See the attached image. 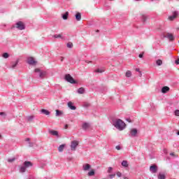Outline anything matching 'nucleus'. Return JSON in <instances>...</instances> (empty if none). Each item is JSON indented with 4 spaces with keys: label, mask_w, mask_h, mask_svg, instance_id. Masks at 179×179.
<instances>
[{
    "label": "nucleus",
    "mask_w": 179,
    "mask_h": 179,
    "mask_svg": "<svg viewBox=\"0 0 179 179\" xmlns=\"http://www.w3.org/2000/svg\"><path fill=\"white\" fill-rule=\"evenodd\" d=\"M114 126L115 127V128H117V129H119V131H122V129L125 128L126 124L124 122H122V120L119 119L115 122Z\"/></svg>",
    "instance_id": "1"
},
{
    "label": "nucleus",
    "mask_w": 179,
    "mask_h": 179,
    "mask_svg": "<svg viewBox=\"0 0 179 179\" xmlns=\"http://www.w3.org/2000/svg\"><path fill=\"white\" fill-rule=\"evenodd\" d=\"M15 27L18 29V30H24V29L26 28V27L24 26V24L21 21L17 22L15 24Z\"/></svg>",
    "instance_id": "2"
},
{
    "label": "nucleus",
    "mask_w": 179,
    "mask_h": 179,
    "mask_svg": "<svg viewBox=\"0 0 179 179\" xmlns=\"http://www.w3.org/2000/svg\"><path fill=\"white\" fill-rule=\"evenodd\" d=\"M65 79L69 83H76V81H75L73 78L72 76H71L70 74H66L65 76Z\"/></svg>",
    "instance_id": "3"
},
{
    "label": "nucleus",
    "mask_w": 179,
    "mask_h": 179,
    "mask_svg": "<svg viewBox=\"0 0 179 179\" xmlns=\"http://www.w3.org/2000/svg\"><path fill=\"white\" fill-rule=\"evenodd\" d=\"M78 145H79V142L78 141H73L71 142V150H76V147L78 146Z\"/></svg>",
    "instance_id": "4"
},
{
    "label": "nucleus",
    "mask_w": 179,
    "mask_h": 179,
    "mask_svg": "<svg viewBox=\"0 0 179 179\" xmlns=\"http://www.w3.org/2000/svg\"><path fill=\"white\" fill-rule=\"evenodd\" d=\"M166 38H168L169 41H174V35L173 34L167 33L165 35Z\"/></svg>",
    "instance_id": "5"
},
{
    "label": "nucleus",
    "mask_w": 179,
    "mask_h": 179,
    "mask_svg": "<svg viewBox=\"0 0 179 179\" xmlns=\"http://www.w3.org/2000/svg\"><path fill=\"white\" fill-rule=\"evenodd\" d=\"M27 63L29 65H36V64H37V62H36V60H34V57H29L28 60H27Z\"/></svg>",
    "instance_id": "6"
},
{
    "label": "nucleus",
    "mask_w": 179,
    "mask_h": 179,
    "mask_svg": "<svg viewBox=\"0 0 179 179\" xmlns=\"http://www.w3.org/2000/svg\"><path fill=\"white\" fill-rule=\"evenodd\" d=\"M178 16V12L174 11L173 13V15L169 17V20H173V19H176Z\"/></svg>",
    "instance_id": "7"
},
{
    "label": "nucleus",
    "mask_w": 179,
    "mask_h": 179,
    "mask_svg": "<svg viewBox=\"0 0 179 179\" xmlns=\"http://www.w3.org/2000/svg\"><path fill=\"white\" fill-rule=\"evenodd\" d=\"M150 171H152V173H157V166H156V165H152V166L150 167Z\"/></svg>",
    "instance_id": "8"
},
{
    "label": "nucleus",
    "mask_w": 179,
    "mask_h": 179,
    "mask_svg": "<svg viewBox=\"0 0 179 179\" xmlns=\"http://www.w3.org/2000/svg\"><path fill=\"white\" fill-rule=\"evenodd\" d=\"M67 106L71 110H76V107L73 106V103H72L71 101L68 102Z\"/></svg>",
    "instance_id": "9"
},
{
    "label": "nucleus",
    "mask_w": 179,
    "mask_h": 179,
    "mask_svg": "<svg viewBox=\"0 0 179 179\" xmlns=\"http://www.w3.org/2000/svg\"><path fill=\"white\" fill-rule=\"evenodd\" d=\"M130 134L131 136H136V134H138V130L136 129H132L130 131Z\"/></svg>",
    "instance_id": "10"
},
{
    "label": "nucleus",
    "mask_w": 179,
    "mask_h": 179,
    "mask_svg": "<svg viewBox=\"0 0 179 179\" xmlns=\"http://www.w3.org/2000/svg\"><path fill=\"white\" fill-rule=\"evenodd\" d=\"M24 166H25L26 169H29V167H31V166H33V164H31V162L29 161H26L24 163Z\"/></svg>",
    "instance_id": "11"
},
{
    "label": "nucleus",
    "mask_w": 179,
    "mask_h": 179,
    "mask_svg": "<svg viewBox=\"0 0 179 179\" xmlns=\"http://www.w3.org/2000/svg\"><path fill=\"white\" fill-rule=\"evenodd\" d=\"M53 38H60L61 40H64V36H62V34H55L52 36Z\"/></svg>",
    "instance_id": "12"
},
{
    "label": "nucleus",
    "mask_w": 179,
    "mask_h": 179,
    "mask_svg": "<svg viewBox=\"0 0 179 179\" xmlns=\"http://www.w3.org/2000/svg\"><path fill=\"white\" fill-rule=\"evenodd\" d=\"M169 91H170V87L167 86L163 87L162 89V92L164 94H166L167 93V92H169Z\"/></svg>",
    "instance_id": "13"
},
{
    "label": "nucleus",
    "mask_w": 179,
    "mask_h": 179,
    "mask_svg": "<svg viewBox=\"0 0 179 179\" xmlns=\"http://www.w3.org/2000/svg\"><path fill=\"white\" fill-rule=\"evenodd\" d=\"M49 134H50V135H53V136H58V131L55 130H50Z\"/></svg>",
    "instance_id": "14"
},
{
    "label": "nucleus",
    "mask_w": 179,
    "mask_h": 179,
    "mask_svg": "<svg viewBox=\"0 0 179 179\" xmlns=\"http://www.w3.org/2000/svg\"><path fill=\"white\" fill-rule=\"evenodd\" d=\"M76 19L78 22H80V20L82 19V15L80 14V13H77L76 14Z\"/></svg>",
    "instance_id": "15"
},
{
    "label": "nucleus",
    "mask_w": 179,
    "mask_h": 179,
    "mask_svg": "<svg viewBox=\"0 0 179 179\" xmlns=\"http://www.w3.org/2000/svg\"><path fill=\"white\" fill-rule=\"evenodd\" d=\"M89 128H90V124H89V123H83V129H89Z\"/></svg>",
    "instance_id": "16"
},
{
    "label": "nucleus",
    "mask_w": 179,
    "mask_h": 179,
    "mask_svg": "<svg viewBox=\"0 0 179 179\" xmlns=\"http://www.w3.org/2000/svg\"><path fill=\"white\" fill-rule=\"evenodd\" d=\"M41 113H42V114H45V115H50V111L45 109H42Z\"/></svg>",
    "instance_id": "17"
},
{
    "label": "nucleus",
    "mask_w": 179,
    "mask_h": 179,
    "mask_svg": "<svg viewBox=\"0 0 179 179\" xmlns=\"http://www.w3.org/2000/svg\"><path fill=\"white\" fill-rule=\"evenodd\" d=\"M68 16H69V13L67 11L62 15V18L64 19V20H66V19H68Z\"/></svg>",
    "instance_id": "18"
},
{
    "label": "nucleus",
    "mask_w": 179,
    "mask_h": 179,
    "mask_svg": "<svg viewBox=\"0 0 179 179\" xmlns=\"http://www.w3.org/2000/svg\"><path fill=\"white\" fill-rule=\"evenodd\" d=\"M141 19H142V22H143V23H145V22H146V20H148V15H145V14L142 15Z\"/></svg>",
    "instance_id": "19"
},
{
    "label": "nucleus",
    "mask_w": 179,
    "mask_h": 179,
    "mask_svg": "<svg viewBox=\"0 0 179 179\" xmlns=\"http://www.w3.org/2000/svg\"><path fill=\"white\" fill-rule=\"evenodd\" d=\"M78 93L79 94H83L85 93V88L80 87L78 90Z\"/></svg>",
    "instance_id": "20"
},
{
    "label": "nucleus",
    "mask_w": 179,
    "mask_h": 179,
    "mask_svg": "<svg viewBox=\"0 0 179 179\" xmlns=\"http://www.w3.org/2000/svg\"><path fill=\"white\" fill-rule=\"evenodd\" d=\"M62 114H64L63 111L56 110V117H59V116L62 115Z\"/></svg>",
    "instance_id": "21"
},
{
    "label": "nucleus",
    "mask_w": 179,
    "mask_h": 179,
    "mask_svg": "<svg viewBox=\"0 0 179 179\" xmlns=\"http://www.w3.org/2000/svg\"><path fill=\"white\" fill-rule=\"evenodd\" d=\"M65 148V144L60 145L58 148L59 152H63L64 149Z\"/></svg>",
    "instance_id": "22"
},
{
    "label": "nucleus",
    "mask_w": 179,
    "mask_h": 179,
    "mask_svg": "<svg viewBox=\"0 0 179 179\" xmlns=\"http://www.w3.org/2000/svg\"><path fill=\"white\" fill-rule=\"evenodd\" d=\"M89 169H90V164H86L84 166H83V170L85 171H87V170H89Z\"/></svg>",
    "instance_id": "23"
},
{
    "label": "nucleus",
    "mask_w": 179,
    "mask_h": 179,
    "mask_svg": "<svg viewBox=\"0 0 179 179\" xmlns=\"http://www.w3.org/2000/svg\"><path fill=\"white\" fill-rule=\"evenodd\" d=\"M158 178L159 179H166V176H164V174H163V173H159L158 176Z\"/></svg>",
    "instance_id": "24"
},
{
    "label": "nucleus",
    "mask_w": 179,
    "mask_h": 179,
    "mask_svg": "<svg viewBox=\"0 0 179 179\" xmlns=\"http://www.w3.org/2000/svg\"><path fill=\"white\" fill-rule=\"evenodd\" d=\"M96 73H103L104 72V70L101 69H97L96 70L94 71Z\"/></svg>",
    "instance_id": "25"
},
{
    "label": "nucleus",
    "mask_w": 179,
    "mask_h": 179,
    "mask_svg": "<svg viewBox=\"0 0 179 179\" xmlns=\"http://www.w3.org/2000/svg\"><path fill=\"white\" fill-rule=\"evenodd\" d=\"M126 76H127V78H131V76H132V73H131V71H127V72H126Z\"/></svg>",
    "instance_id": "26"
},
{
    "label": "nucleus",
    "mask_w": 179,
    "mask_h": 179,
    "mask_svg": "<svg viewBox=\"0 0 179 179\" xmlns=\"http://www.w3.org/2000/svg\"><path fill=\"white\" fill-rule=\"evenodd\" d=\"M122 166H123V167H128V162L127 161H123L122 162Z\"/></svg>",
    "instance_id": "27"
},
{
    "label": "nucleus",
    "mask_w": 179,
    "mask_h": 179,
    "mask_svg": "<svg viewBox=\"0 0 179 179\" xmlns=\"http://www.w3.org/2000/svg\"><path fill=\"white\" fill-rule=\"evenodd\" d=\"M156 64L158 65V66H160V65H162L163 62L161 59H158L157 60Z\"/></svg>",
    "instance_id": "28"
},
{
    "label": "nucleus",
    "mask_w": 179,
    "mask_h": 179,
    "mask_svg": "<svg viewBox=\"0 0 179 179\" xmlns=\"http://www.w3.org/2000/svg\"><path fill=\"white\" fill-rule=\"evenodd\" d=\"M88 176L90 177H92V176H94V170H91L89 173H88Z\"/></svg>",
    "instance_id": "29"
},
{
    "label": "nucleus",
    "mask_w": 179,
    "mask_h": 179,
    "mask_svg": "<svg viewBox=\"0 0 179 179\" xmlns=\"http://www.w3.org/2000/svg\"><path fill=\"white\" fill-rule=\"evenodd\" d=\"M20 173H24L26 171V168L25 166H22L20 169Z\"/></svg>",
    "instance_id": "30"
},
{
    "label": "nucleus",
    "mask_w": 179,
    "mask_h": 179,
    "mask_svg": "<svg viewBox=\"0 0 179 179\" xmlns=\"http://www.w3.org/2000/svg\"><path fill=\"white\" fill-rule=\"evenodd\" d=\"M15 160H16V158L13 157L11 159H8V163H13V162H15Z\"/></svg>",
    "instance_id": "31"
},
{
    "label": "nucleus",
    "mask_w": 179,
    "mask_h": 179,
    "mask_svg": "<svg viewBox=\"0 0 179 179\" xmlns=\"http://www.w3.org/2000/svg\"><path fill=\"white\" fill-rule=\"evenodd\" d=\"M3 58H8L9 57V54L5 52L3 54Z\"/></svg>",
    "instance_id": "32"
},
{
    "label": "nucleus",
    "mask_w": 179,
    "mask_h": 179,
    "mask_svg": "<svg viewBox=\"0 0 179 179\" xmlns=\"http://www.w3.org/2000/svg\"><path fill=\"white\" fill-rule=\"evenodd\" d=\"M44 75H45V73H42V72H40V73H39V76H40V78H43V77L44 76Z\"/></svg>",
    "instance_id": "33"
},
{
    "label": "nucleus",
    "mask_w": 179,
    "mask_h": 179,
    "mask_svg": "<svg viewBox=\"0 0 179 179\" xmlns=\"http://www.w3.org/2000/svg\"><path fill=\"white\" fill-rule=\"evenodd\" d=\"M175 115H176L177 117H179V110H176L175 111Z\"/></svg>",
    "instance_id": "34"
},
{
    "label": "nucleus",
    "mask_w": 179,
    "mask_h": 179,
    "mask_svg": "<svg viewBox=\"0 0 179 179\" xmlns=\"http://www.w3.org/2000/svg\"><path fill=\"white\" fill-rule=\"evenodd\" d=\"M116 175L117 177H121L122 176V173H121V172H117Z\"/></svg>",
    "instance_id": "35"
},
{
    "label": "nucleus",
    "mask_w": 179,
    "mask_h": 179,
    "mask_svg": "<svg viewBox=\"0 0 179 179\" xmlns=\"http://www.w3.org/2000/svg\"><path fill=\"white\" fill-rule=\"evenodd\" d=\"M170 156H173V157H177V155L174 152L170 153Z\"/></svg>",
    "instance_id": "36"
},
{
    "label": "nucleus",
    "mask_w": 179,
    "mask_h": 179,
    "mask_svg": "<svg viewBox=\"0 0 179 179\" xmlns=\"http://www.w3.org/2000/svg\"><path fill=\"white\" fill-rule=\"evenodd\" d=\"M145 54V52H142L141 54H140L139 55H138V57H139V58H143V55Z\"/></svg>",
    "instance_id": "37"
},
{
    "label": "nucleus",
    "mask_w": 179,
    "mask_h": 179,
    "mask_svg": "<svg viewBox=\"0 0 179 179\" xmlns=\"http://www.w3.org/2000/svg\"><path fill=\"white\" fill-rule=\"evenodd\" d=\"M111 171H113V168L109 167L108 169V173H111Z\"/></svg>",
    "instance_id": "38"
},
{
    "label": "nucleus",
    "mask_w": 179,
    "mask_h": 179,
    "mask_svg": "<svg viewBox=\"0 0 179 179\" xmlns=\"http://www.w3.org/2000/svg\"><path fill=\"white\" fill-rule=\"evenodd\" d=\"M110 178H114L115 177V174L109 175Z\"/></svg>",
    "instance_id": "39"
},
{
    "label": "nucleus",
    "mask_w": 179,
    "mask_h": 179,
    "mask_svg": "<svg viewBox=\"0 0 179 179\" xmlns=\"http://www.w3.org/2000/svg\"><path fill=\"white\" fill-rule=\"evenodd\" d=\"M175 64H176V65H179V59H178L177 60H176Z\"/></svg>",
    "instance_id": "40"
},
{
    "label": "nucleus",
    "mask_w": 179,
    "mask_h": 179,
    "mask_svg": "<svg viewBox=\"0 0 179 179\" xmlns=\"http://www.w3.org/2000/svg\"><path fill=\"white\" fill-rule=\"evenodd\" d=\"M116 149L117 150H121V147H120V145H117Z\"/></svg>",
    "instance_id": "41"
},
{
    "label": "nucleus",
    "mask_w": 179,
    "mask_h": 179,
    "mask_svg": "<svg viewBox=\"0 0 179 179\" xmlns=\"http://www.w3.org/2000/svg\"><path fill=\"white\" fill-rule=\"evenodd\" d=\"M16 65H17V62H15V63L14 64H13L12 67L15 68L16 66Z\"/></svg>",
    "instance_id": "42"
},
{
    "label": "nucleus",
    "mask_w": 179,
    "mask_h": 179,
    "mask_svg": "<svg viewBox=\"0 0 179 179\" xmlns=\"http://www.w3.org/2000/svg\"><path fill=\"white\" fill-rule=\"evenodd\" d=\"M67 45H73V44L71 42H69V43H67Z\"/></svg>",
    "instance_id": "43"
},
{
    "label": "nucleus",
    "mask_w": 179,
    "mask_h": 179,
    "mask_svg": "<svg viewBox=\"0 0 179 179\" xmlns=\"http://www.w3.org/2000/svg\"><path fill=\"white\" fill-rule=\"evenodd\" d=\"M136 72H140L141 75H142V73L139 71V69H136Z\"/></svg>",
    "instance_id": "44"
},
{
    "label": "nucleus",
    "mask_w": 179,
    "mask_h": 179,
    "mask_svg": "<svg viewBox=\"0 0 179 179\" xmlns=\"http://www.w3.org/2000/svg\"><path fill=\"white\" fill-rule=\"evenodd\" d=\"M31 120H33V116H30V117H29V121H31Z\"/></svg>",
    "instance_id": "45"
},
{
    "label": "nucleus",
    "mask_w": 179,
    "mask_h": 179,
    "mask_svg": "<svg viewBox=\"0 0 179 179\" xmlns=\"http://www.w3.org/2000/svg\"><path fill=\"white\" fill-rule=\"evenodd\" d=\"M35 72H40V69H35Z\"/></svg>",
    "instance_id": "46"
},
{
    "label": "nucleus",
    "mask_w": 179,
    "mask_h": 179,
    "mask_svg": "<svg viewBox=\"0 0 179 179\" xmlns=\"http://www.w3.org/2000/svg\"><path fill=\"white\" fill-rule=\"evenodd\" d=\"M0 115H5V113L1 112V113H0Z\"/></svg>",
    "instance_id": "47"
},
{
    "label": "nucleus",
    "mask_w": 179,
    "mask_h": 179,
    "mask_svg": "<svg viewBox=\"0 0 179 179\" xmlns=\"http://www.w3.org/2000/svg\"><path fill=\"white\" fill-rule=\"evenodd\" d=\"M64 129H68V124H66V125H65Z\"/></svg>",
    "instance_id": "48"
},
{
    "label": "nucleus",
    "mask_w": 179,
    "mask_h": 179,
    "mask_svg": "<svg viewBox=\"0 0 179 179\" xmlns=\"http://www.w3.org/2000/svg\"><path fill=\"white\" fill-rule=\"evenodd\" d=\"M67 48H69V49L72 48V45H67Z\"/></svg>",
    "instance_id": "49"
},
{
    "label": "nucleus",
    "mask_w": 179,
    "mask_h": 179,
    "mask_svg": "<svg viewBox=\"0 0 179 179\" xmlns=\"http://www.w3.org/2000/svg\"><path fill=\"white\" fill-rule=\"evenodd\" d=\"M123 178H124V179H128V178H127V177H125V176L123 177Z\"/></svg>",
    "instance_id": "50"
},
{
    "label": "nucleus",
    "mask_w": 179,
    "mask_h": 179,
    "mask_svg": "<svg viewBox=\"0 0 179 179\" xmlns=\"http://www.w3.org/2000/svg\"><path fill=\"white\" fill-rule=\"evenodd\" d=\"M87 64H92V62L90 61V62H87Z\"/></svg>",
    "instance_id": "51"
},
{
    "label": "nucleus",
    "mask_w": 179,
    "mask_h": 179,
    "mask_svg": "<svg viewBox=\"0 0 179 179\" xmlns=\"http://www.w3.org/2000/svg\"><path fill=\"white\" fill-rule=\"evenodd\" d=\"M96 31V33H99V29H97Z\"/></svg>",
    "instance_id": "52"
},
{
    "label": "nucleus",
    "mask_w": 179,
    "mask_h": 179,
    "mask_svg": "<svg viewBox=\"0 0 179 179\" xmlns=\"http://www.w3.org/2000/svg\"><path fill=\"white\" fill-rule=\"evenodd\" d=\"M27 141H30V138H27Z\"/></svg>",
    "instance_id": "53"
},
{
    "label": "nucleus",
    "mask_w": 179,
    "mask_h": 179,
    "mask_svg": "<svg viewBox=\"0 0 179 179\" xmlns=\"http://www.w3.org/2000/svg\"><path fill=\"white\" fill-rule=\"evenodd\" d=\"M1 138H2V136L0 134V139H1Z\"/></svg>",
    "instance_id": "54"
},
{
    "label": "nucleus",
    "mask_w": 179,
    "mask_h": 179,
    "mask_svg": "<svg viewBox=\"0 0 179 179\" xmlns=\"http://www.w3.org/2000/svg\"><path fill=\"white\" fill-rule=\"evenodd\" d=\"M177 134L179 135V131H178Z\"/></svg>",
    "instance_id": "55"
},
{
    "label": "nucleus",
    "mask_w": 179,
    "mask_h": 179,
    "mask_svg": "<svg viewBox=\"0 0 179 179\" xmlns=\"http://www.w3.org/2000/svg\"><path fill=\"white\" fill-rule=\"evenodd\" d=\"M136 1H141V0H136Z\"/></svg>",
    "instance_id": "56"
}]
</instances>
